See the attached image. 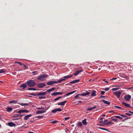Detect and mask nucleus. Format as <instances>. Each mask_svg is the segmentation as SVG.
I'll list each match as a JSON object with an SVG mask.
<instances>
[{
  "label": "nucleus",
  "instance_id": "27",
  "mask_svg": "<svg viewBox=\"0 0 133 133\" xmlns=\"http://www.w3.org/2000/svg\"><path fill=\"white\" fill-rule=\"evenodd\" d=\"M51 95L52 96H56L57 95V92H53L51 94Z\"/></svg>",
  "mask_w": 133,
  "mask_h": 133
},
{
  "label": "nucleus",
  "instance_id": "44",
  "mask_svg": "<svg viewBox=\"0 0 133 133\" xmlns=\"http://www.w3.org/2000/svg\"><path fill=\"white\" fill-rule=\"evenodd\" d=\"M32 73L34 75H36L37 73V71H34L32 72Z\"/></svg>",
  "mask_w": 133,
  "mask_h": 133
},
{
  "label": "nucleus",
  "instance_id": "30",
  "mask_svg": "<svg viewBox=\"0 0 133 133\" xmlns=\"http://www.w3.org/2000/svg\"><path fill=\"white\" fill-rule=\"evenodd\" d=\"M15 63H18V64H19V65H21V66L23 65V63H21V62H15Z\"/></svg>",
  "mask_w": 133,
  "mask_h": 133
},
{
  "label": "nucleus",
  "instance_id": "47",
  "mask_svg": "<svg viewBox=\"0 0 133 133\" xmlns=\"http://www.w3.org/2000/svg\"><path fill=\"white\" fill-rule=\"evenodd\" d=\"M36 118H42L43 117V116H38L36 117Z\"/></svg>",
  "mask_w": 133,
  "mask_h": 133
},
{
  "label": "nucleus",
  "instance_id": "50",
  "mask_svg": "<svg viewBox=\"0 0 133 133\" xmlns=\"http://www.w3.org/2000/svg\"><path fill=\"white\" fill-rule=\"evenodd\" d=\"M109 89L108 88H105L104 90L105 91H108Z\"/></svg>",
  "mask_w": 133,
  "mask_h": 133
},
{
  "label": "nucleus",
  "instance_id": "15",
  "mask_svg": "<svg viewBox=\"0 0 133 133\" xmlns=\"http://www.w3.org/2000/svg\"><path fill=\"white\" fill-rule=\"evenodd\" d=\"M73 76V75L72 74L70 75H67L64 76L63 78H64L65 79L70 78H71Z\"/></svg>",
  "mask_w": 133,
  "mask_h": 133
},
{
  "label": "nucleus",
  "instance_id": "34",
  "mask_svg": "<svg viewBox=\"0 0 133 133\" xmlns=\"http://www.w3.org/2000/svg\"><path fill=\"white\" fill-rule=\"evenodd\" d=\"M46 98V97L45 96H40V97H39V99H43L44 98Z\"/></svg>",
  "mask_w": 133,
  "mask_h": 133
},
{
  "label": "nucleus",
  "instance_id": "20",
  "mask_svg": "<svg viewBox=\"0 0 133 133\" xmlns=\"http://www.w3.org/2000/svg\"><path fill=\"white\" fill-rule=\"evenodd\" d=\"M90 92L88 91H87L85 93H83L81 94V95L83 96H84L87 95H88L89 94Z\"/></svg>",
  "mask_w": 133,
  "mask_h": 133
},
{
  "label": "nucleus",
  "instance_id": "46",
  "mask_svg": "<svg viewBox=\"0 0 133 133\" xmlns=\"http://www.w3.org/2000/svg\"><path fill=\"white\" fill-rule=\"evenodd\" d=\"M52 91L51 90V89H50L47 90L46 91V92H48V93L49 92H51Z\"/></svg>",
  "mask_w": 133,
  "mask_h": 133
},
{
  "label": "nucleus",
  "instance_id": "49",
  "mask_svg": "<svg viewBox=\"0 0 133 133\" xmlns=\"http://www.w3.org/2000/svg\"><path fill=\"white\" fill-rule=\"evenodd\" d=\"M105 93V92L103 91H101V94L102 95H104Z\"/></svg>",
  "mask_w": 133,
  "mask_h": 133
},
{
  "label": "nucleus",
  "instance_id": "40",
  "mask_svg": "<svg viewBox=\"0 0 133 133\" xmlns=\"http://www.w3.org/2000/svg\"><path fill=\"white\" fill-rule=\"evenodd\" d=\"M119 88H114L112 89V90L113 91L117 90L119 89Z\"/></svg>",
  "mask_w": 133,
  "mask_h": 133
},
{
  "label": "nucleus",
  "instance_id": "16",
  "mask_svg": "<svg viewBox=\"0 0 133 133\" xmlns=\"http://www.w3.org/2000/svg\"><path fill=\"white\" fill-rule=\"evenodd\" d=\"M20 88H22L23 89H24L26 87V85L25 84H23L20 86Z\"/></svg>",
  "mask_w": 133,
  "mask_h": 133
},
{
  "label": "nucleus",
  "instance_id": "7",
  "mask_svg": "<svg viewBox=\"0 0 133 133\" xmlns=\"http://www.w3.org/2000/svg\"><path fill=\"white\" fill-rule=\"evenodd\" d=\"M62 111V109L60 108H56L52 110L51 112L55 113L57 111L60 112Z\"/></svg>",
  "mask_w": 133,
  "mask_h": 133
},
{
  "label": "nucleus",
  "instance_id": "57",
  "mask_svg": "<svg viewBox=\"0 0 133 133\" xmlns=\"http://www.w3.org/2000/svg\"><path fill=\"white\" fill-rule=\"evenodd\" d=\"M57 92V95H60L62 94L63 93L62 92Z\"/></svg>",
  "mask_w": 133,
  "mask_h": 133
},
{
  "label": "nucleus",
  "instance_id": "3",
  "mask_svg": "<svg viewBox=\"0 0 133 133\" xmlns=\"http://www.w3.org/2000/svg\"><path fill=\"white\" fill-rule=\"evenodd\" d=\"M122 92L120 91H117L116 92H114V94L116 96L117 98L119 99V98L120 97V95L121 94Z\"/></svg>",
  "mask_w": 133,
  "mask_h": 133
},
{
  "label": "nucleus",
  "instance_id": "45",
  "mask_svg": "<svg viewBox=\"0 0 133 133\" xmlns=\"http://www.w3.org/2000/svg\"><path fill=\"white\" fill-rule=\"evenodd\" d=\"M23 112H25L26 113H27L29 112V111L27 110H23Z\"/></svg>",
  "mask_w": 133,
  "mask_h": 133
},
{
  "label": "nucleus",
  "instance_id": "64",
  "mask_svg": "<svg viewBox=\"0 0 133 133\" xmlns=\"http://www.w3.org/2000/svg\"><path fill=\"white\" fill-rule=\"evenodd\" d=\"M28 132L29 133H34V132L31 131H29Z\"/></svg>",
  "mask_w": 133,
  "mask_h": 133
},
{
  "label": "nucleus",
  "instance_id": "11",
  "mask_svg": "<svg viewBox=\"0 0 133 133\" xmlns=\"http://www.w3.org/2000/svg\"><path fill=\"white\" fill-rule=\"evenodd\" d=\"M32 115L31 114L28 115H27L25 116L24 118V119L25 120H27Z\"/></svg>",
  "mask_w": 133,
  "mask_h": 133
},
{
  "label": "nucleus",
  "instance_id": "38",
  "mask_svg": "<svg viewBox=\"0 0 133 133\" xmlns=\"http://www.w3.org/2000/svg\"><path fill=\"white\" fill-rule=\"evenodd\" d=\"M80 95H81V94H78L75 96V98H77L79 97V96Z\"/></svg>",
  "mask_w": 133,
  "mask_h": 133
},
{
  "label": "nucleus",
  "instance_id": "2",
  "mask_svg": "<svg viewBox=\"0 0 133 133\" xmlns=\"http://www.w3.org/2000/svg\"><path fill=\"white\" fill-rule=\"evenodd\" d=\"M47 76L44 74H42L38 76L37 79L40 81H43L45 80Z\"/></svg>",
  "mask_w": 133,
  "mask_h": 133
},
{
  "label": "nucleus",
  "instance_id": "63",
  "mask_svg": "<svg viewBox=\"0 0 133 133\" xmlns=\"http://www.w3.org/2000/svg\"><path fill=\"white\" fill-rule=\"evenodd\" d=\"M108 122V119H105V120L103 122Z\"/></svg>",
  "mask_w": 133,
  "mask_h": 133
},
{
  "label": "nucleus",
  "instance_id": "22",
  "mask_svg": "<svg viewBox=\"0 0 133 133\" xmlns=\"http://www.w3.org/2000/svg\"><path fill=\"white\" fill-rule=\"evenodd\" d=\"M82 70H80V71H77L74 74V75L76 76L80 72H82Z\"/></svg>",
  "mask_w": 133,
  "mask_h": 133
},
{
  "label": "nucleus",
  "instance_id": "53",
  "mask_svg": "<svg viewBox=\"0 0 133 133\" xmlns=\"http://www.w3.org/2000/svg\"><path fill=\"white\" fill-rule=\"evenodd\" d=\"M125 114L127 115H128V116H131V114H130L128 113H125Z\"/></svg>",
  "mask_w": 133,
  "mask_h": 133
},
{
  "label": "nucleus",
  "instance_id": "8",
  "mask_svg": "<svg viewBox=\"0 0 133 133\" xmlns=\"http://www.w3.org/2000/svg\"><path fill=\"white\" fill-rule=\"evenodd\" d=\"M47 94L46 92H42L38 93L37 94V95L38 96H44L46 95Z\"/></svg>",
  "mask_w": 133,
  "mask_h": 133
},
{
  "label": "nucleus",
  "instance_id": "18",
  "mask_svg": "<svg viewBox=\"0 0 133 133\" xmlns=\"http://www.w3.org/2000/svg\"><path fill=\"white\" fill-rule=\"evenodd\" d=\"M124 105L125 107H130V105L129 104H127L125 103L122 102V103Z\"/></svg>",
  "mask_w": 133,
  "mask_h": 133
},
{
  "label": "nucleus",
  "instance_id": "33",
  "mask_svg": "<svg viewBox=\"0 0 133 133\" xmlns=\"http://www.w3.org/2000/svg\"><path fill=\"white\" fill-rule=\"evenodd\" d=\"M20 115L18 114H15L13 115V117H17L18 116H19Z\"/></svg>",
  "mask_w": 133,
  "mask_h": 133
},
{
  "label": "nucleus",
  "instance_id": "26",
  "mask_svg": "<svg viewBox=\"0 0 133 133\" xmlns=\"http://www.w3.org/2000/svg\"><path fill=\"white\" fill-rule=\"evenodd\" d=\"M36 109L37 110H42L44 109V107H37Z\"/></svg>",
  "mask_w": 133,
  "mask_h": 133
},
{
  "label": "nucleus",
  "instance_id": "36",
  "mask_svg": "<svg viewBox=\"0 0 133 133\" xmlns=\"http://www.w3.org/2000/svg\"><path fill=\"white\" fill-rule=\"evenodd\" d=\"M114 107H115L117 108H119V109H122L123 110H124V109H123V108H121V107H119V106H114Z\"/></svg>",
  "mask_w": 133,
  "mask_h": 133
},
{
  "label": "nucleus",
  "instance_id": "43",
  "mask_svg": "<svg viewBox=\"0 0 133 133\" xmlns=\"http://www.w3.org/2000/svg\"><path fill=\"white\" fill-rule=\"evenodd\" d=\"M4 72L3 69H1L0 70V73H4Z\"/></svg>",
  "mask_w": 133,
  "mask_h": 133
},
{
  "label": "nucleus",
  "instance_id": "13",
  "mask_svg": "<svg viewBox=\"0 0 133 133\" xmlns=\"http://www.w3.org/2000/svg\"><path fill=\"white\" fill-rule=\"evenodd\" d=\"M79 81H80V80L79 79L76 80H74L70 82L69 83H70V84H74L75 83L79 82Z\"/></svg>",
  "mask_w": 133,
  "mask_h": 133
},
{
  "label": "nucleus",
  "instance_id": "23",
  "mask_svg": "<svg viewBox=\"0 0 133 133\" xmlns=\"http://www.w3.org/2000/svg\"><path fill=\"white\" fill-rule=\"evenodd\" d=\"M6 111L7 112H9L12 110V109L10 107H8L6 108Z\"/></svg>",
  "mask_w": 133,
  "mask_h": 133
},
{
  "label": "nucleus",
  "instance_id": "61",
  "mask_svg": "<svg viewBox=\"0 0 133 133\" xmlns=\"http://www.w3.org/2000/svg\"><path fill=\"white\" fill-rule=\"evenodd\" d=\"M133 88V87H131L129 88H127V89H130Z\"/></svg>",
  "mask_w": 133,
  "mask_h": 133
},
{
  "label": "nucleus",
  "instance_id": "21",
  "mask_svg": "<svg viewBox=\"0 0 133 133\" xmlns=\"http://www.w3.org/2000/svg\"><path fill=\"white\" fill-rule=\"evenodd\" d=\"M96 91L95 90H93L91 94V96H95L96 95Z\"/></svg>",
  "mask_w": 133,
  "mask_h": 133
},
{
  "label": "nucleus",
  "instance_id": "10",
  "mask_svg": "<svg viewBox=\"0 0 133 133\" xmlns=\"http://www.w3.org/2000/svg\"><path fill=\"white\" fill-rule=\"evenodd\" d=\"M66 101H65L64 102H59L58 103V105H65V104L66 103Z\"/></svg>",
  "mask_w": 133,
  "mask_h": 133
},
{
  "label": "nucleus",
  "instance_id": "4",
  "mask_svg": "<svg viewBox=\"0 0 133 133\" xmlns=\"http://www.w3.org/2000/svg\"><path fill=\"white\" fill-rule=\"evenodd\" d=\"M54 83L57 84L58 82L56 81H51L47 83V84L48 85H52Z\"/></svg>",
  "mask_w": 133,
  "mask_h": 133
},
{
  "label": "nucleus",
  "instance_id": "28",
  "mask_svg": "<svg viewBox=\"0 0 133 133\" xmlns=\"http://www.w3.org/2000/svg\"><path fill=\"white\" fill-rule=\"evenodd\" d=\"M20 105L22 106H24V105H28L29 104H28L27 103H21Z\"/></svg>",
  "mask_w": 133,
  "mask_h": 133
},
{
  "label": "nucleus",
  "instance_id": "14",
  "mask_svg": "<svg viewBox=\"0 0 133 133\" xmlns=\"http://www.w3.org/2000/svg\"><path fill=\"white\" fill-rule=\"evenodd\" d=\"M102 101L104 103V104L109 105L110 103L109 102H108L107 101L105 100H103Z\"/></svg>",
  "mask_w": 133,
  "mask_h": 133
},
{
  "label": "nucleus",
  "instance_id": "19",
  "mask_svg": "<svg viewBox=\"0 0 133 133\" xmlns=\"http://www.w3.org/2000/svg\"><path fill=\"white\" fill-rule=\"evenodd\" d=\"M109 124H113V123H112V121H109V122H108L107 123H105L104 124L100 125L101 126L104 125H108Z\"/></svg>",
  "mask_w": 133,
  "mask_h": 133
},
{
  "label": "nucleus",
  "instance_id": "60",
  "mask_svg": "<svg viewBox=\"0 0 133 133\" xmlns=\"http://www.w3.org/2000/svg\"><path fill=\"white\" fill-rule=\"evenodd\" d=\"M30 95H33L34 96H36V95H37L36 94H33V93H31L30 94Z\"/></svg>",
  "mask_w": 133,
  "mask_h": 133
},
{
  "label": "nucleus",
  "instance_id": "32",
  "mask_svg": "<svg viewBox=\"0 0 133 133\" xmlns=\"http://www.w3.org/2000/svg\"><path fill=\"white\" fill-rule=\"evenodd\" d=\"M114 117L116 118H119L121 119H123L122 117H121L119 116H115Z\"/></svg>",
  "mask_w": 133,
  "mask_h": 133
},
{
  "label": "nucleus",
  "instance_id": "17",
  "mask_svg": "<svg viewBox=\"0 0 133 133\" xmlns=\"http://www.w3.org/2000/svg\"><path fill=\"white\" fill-rule=\"evenodd\" d=\"M96 108V106H95L92 107L90 108H88L87 110H88L89 111H91L92 110V109H94Z\"/></svg>",
  "mask_w": 133,
  "mask_h": 133
},
{
  "label": "nucleus",
  "instance_id": "12",
  "mask_svg": "<svg viewBox=\"0 0 133 133\" xmlns=\"http://www.w3.org/2000/svg\"><path fill=\"white\" fill-rule=\"evenodd\" d=\"M46 112L45 110H38L36 112V114H40L44 113Z\"/></svg>",
  "mask_w": 133,
  "mask_h": 133
},
{
  "label": "nucleus",
  "instance_id": "37",
  "mask_svg": "<svg viewBox=\"0 0 133 133\" xmlns=\"http://www.w3.org/2000/svg\"><path fill=\"white\" fill-rule=\"evenodd\" d=\"M17 102L15 101V100H13L12 101H10L9 102V103H16Z\"/></svg>",
  "mask_w": 133,
  "mask_h": 133
},
{
  "label": "nucleus",
  "instance_id": "31",
  "mask_svg": "<svg viewBox=\"0 0 133 133\" xmlns=\"http://www.w3.org/2000/svg\"><path fill=\"white\" fill-rule=\"evenodd\" d=\"M62 97V96H60L54 99V101H56L59 99L61 98Z\"/></svg>",
  "mask_w": 133,
  "mask_h": 133
},
{
  "label": "nucleus",
  "instance_id": "62",
  "mask_svg": "<svg viewBox=\"0 0 133 133\" xmlns=\"http://www.w3.org/2000/svg\"><path fill=\"white\" fill-rule=\"evenodd\" d=\"M117 79V78H113L112 79H111L110 80H114V79Z\"/></svg>",
  "mask_w": 133,
  "mask_h": 133
},
{
  "label": "nucleus",
  "instance_id": "52",
  "mask_svg": "<svg viewBox=\"0 0 133 133\" xmlns=\"http://www.w3.org/2000/svg\"><path fill=\"white\" fill-rule=\"evenodd\" d=\"M62 81H63L62 80V79H60L57 82H58H58L59 83H60Z\"/></svg>",
  "mask_w": 133,
  "mask_h": 133
},
{
  "label": "nucleus",
  "instance_id": "29",
  "mask_svg": "<svg viewBox=\"0 0 133 133\" xmlns=\"http://www.w3.org/2000/svg\"><path fill=\"white\" fill-rule=\"evenodd\" d=\"M99 128L100 129H101L102 130H106L107 131H108V129H107L104 128H102V127H99Z\"/></svg>",
  "mask_w": 133,
  "mask_h": 133
},
{
  "label": "nucleus",
  "instance_id": "24",
  "mask_svg": "<svg viewBox=\"0 0 133 133\" xmlns=\"http://www.w3.org/2000/svg\"><path fill=\"white\" fill-rule=\"evenodd\" d=\"M86 120L87 119H85L83 120L82 121L83 124L85 125H87V122L86 121Z\"/></svg>",
  "mask_w": 133,
  "mask_h": 133
},
{
  "label": "nucleus",
  "instance_id": "54",
  "mask_svg": "<svg viewBox=\"0 0 133 133\" xmlns=\"http://www.w3.org/2000/svg\"><path fill=\"white\" fill-rule=\"evenodd\" d=\"M69 118H70L69 117H65V120H68L69 119Z\"/></svg>",
  "mask_w": 133,
  "mask_h": 133
},
{
  "label": "nucleus",
  "instance_id": "59",
  "mask_svg": "<svg viewBox=\"0 0 133 133\" xmlns=\"http://www.w3.org/2000/svg\"><path fill=\"white\" fill-rule=\"evenodd\" d=\"M105 97L103 96H101L100 97V98H103Z\"/></svg>",
  "mask_w": 133,
  "mask_h": 133
},
{
  "label": "nucleus",
  "instance_id": "55",
  "mask_svg": "<svg viewBox=\"0 0 133 133\" xmlns=\"http://www.w3.org/2000/svg\"><path fill=\"white\" fill-rule=\"evenodd\" d=\"M50 89H51V91H52L53 90H55V88L53 87Z\"/></svg>",
  "mask_w": 133,
  "mask_h": 133
},
{
  "label": "nucleus",
  "instance_id": "35",
  "mask_svg": "<svg viewBox=\"0 0 133 133\" xmlns=\"http://www.w3.org/2000/svg\"><path fill=\"white\" fill-rule=\"evenodd\" d=\"M76 91H73L71 92H70L68 93V94L69 95L74 93Z\"/></svg>",
  "mask_w": 133,
  "mask_h": 133
},
{
  "label": "nucleus",
  "instance_id": "6",
  "mask_svg": "<svg viewBox=\"0 0 133 133\" xmlns=\"http://www.w3.org/2000/svg\"><path fill=\"white\" fill-rule=\"evenodd\" d=\"M131 96L129 95H125L124 97V98L125 100L126 101H129L131 99Z\"/></svg>",
  "mask_w": 133,
  "mask_h": 133
},
{
  "label": "nucleus",
  "instance_id": "41",
  "mask_svg": "<svg viewBox=\"0 0 133 133\" xmlns=\"http://www.w3.org/2000/svg\"><path fill=\"white\" fill-rule=\"evenodd\" d=\"M58 121L56 120L54 121L51 122L53 124H55L58 122Z\"/></svg>",
  "mask_w": 133,
  "mask_h": 133
},
{
  "label": "nucleus",
  "instance_id": "25",
  "mask_svg": "<svg viewBox=\"0 0 133 133\" xmlns=\"http://www.w3.org/2000/svg\"><path fill=\"white\" fill-rule=\"evenodd\" d=\"M28 90H32L35 91L36 90V89L34 88H29L28 89Z\"/></svg>",
  "mask_w": 133,
  "mask_h": 133
},
{
  "label": "nucleus",
  "instance_id": "9",
  "mask_svg": "<svg viewBox=\"0 0 133 133\" xmlns=\"http://www.w3.org/2000/svg\"><path fill=\"white\" fill-rule=\"evenodd\" d=\"M8 124L10 127H13L16 125V124H15L12 122L8 123Z\"/></svg>",
  "mask_w": 133,
  "mask_h": 133
},
{
  "label": "nucleus",
  "instance_id": "39",
  "mask_svg": "<svg viewBox=\"0 0 133 133\" xmlns=\"http://www.w3.org/2000/svg\"><path fill=\"white\" fill-rule=\"evenodd\" d=\"M78 125L79 126L81 127L82 125V124L81 122H79L78 123Z\"/></svg>",
  "mask_w": 133,
  "mask_h": 133
},
{
  "label": "nucleus",
  "instance_id": "58",
  "mask_svg": "<svg viewBox=\"0 0 133 133\" xmlns=\"http://www.w3.org/2000/svg\"><path fill=\"white\" fill-rule=\"evenodd\" d=\"M109 113H114V112L113 110H111V111H109Z\"/></svg>",
  "mask_w": 133,
  "mask_h": 133
},
{
  "label": "nucleus",
  "instance_id": "48",
  "mask_svg": "<svg viewBox=\"0 0 133 133\" xmlns=\"http://www.w3.org/2000/svg\"><path fill=\"white\" fill-rule=\"evenodd\" d=\"M120 116H121L124 118L126 117H127L126 116L123 115H121Z\"/></svg>",
  "mask_w": 133,
  "mask_h": 133
},
{
  "label": "nucleus",
  "instance_id": "1",
  "mask_svg": "<svg viewBox=\"0 0 133 133\" xmlns=\"http://www.w3.org/2000/svg\"><path fill=\"white\" fill-rule=\"evenodd\" d=\"M26 83L30 87H34L35 85V82L32 80L28 81Z\"/></svg>",
  "mask_w": 133,
  "mask_h": 133
},
{
  "label": "nucleus",
  "instance_id": "56",
  "mask_svg": "<svg viewBox=\"0 0 133 133\" xmlns=\"http://www.w3.org/2000/svg\"><path fill=\"white\" fill-rule=\"evenodd\" d=\"M50 89H51V91H52L53 90H55V88L53 87Z\"/></svg>",
  "mask_w": 133,
  "mask_h": 133
},
{
  "label": "nucleus",
  "instance_id": "51",
  "mask_svg": "<svg viewBox=\"0 0 133 133\" xmlns=\"http://www.w3.org/2000/svg\"><path fill=\"white\" fill-rule=\"evenodd\" d=\"M112 120L115 121H116L117 119L116 118H113L112 119Z\"/></svg>",
  "mask_w": 133,
  "mask_h": 133
},
{
  "label": "nucleus",
  "instance_id": "5",
  "mask_svg": "<svg viewBox=\"0 0 133 133\" xmlns=\"http://www.w3.org/2000/svg\"><path fill=\"white\" fill-rule=\"evenodd\" d=\"M46 86V85L43 83H38L37 85V86L39 88H42Z\"/></svg>",
  "mask_w": 133,
  "mask_h": 133
},
{
  "label": "nucleus",
  "instance_id": "42",
  "mask_svg": "<svg viewBox=\"0 0 133 133\" xmlns=\"http://www.w3.org/2000/svg\"><path fill=\"white\" fill-rule=\"evenodd\" d=\"M18 112L19 114L21 113L22 112H23V110H21L18 111Z\"/></svg>",
  "mask_w": 133,
  "mask_h": 133
}]
</instances>
